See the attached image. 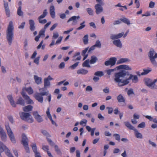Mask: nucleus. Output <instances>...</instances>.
Returning a JSON list of instances; mask_svg holds the SVG:
<instances>
[{"label":"nucleus","mask_w":157,"mask_h":157,"mask_svg":"<svg viewBox=\"0 0 157 157\" xmlns=\"http://www.w3.org/2000/svg\"><path fill=\"white\" fill-rule=\"evenodd\" d=\"M115 78L114 80L117 83V85L119 86H124L128 84L129 80H132V82L136 83L138 81L137 76L130 74L129 72L123 70L118 73H115Z\"/></svg>","instance_id":"nucleus-1"},{"label":"nucleus","mask_w":157,"mask_h":157,"mask_svg":"<svg viewBox=\"0 0 157 157\" xmlns=\"http://www.w3.org/2000/svg\"><path fill=\"white\" fill-rule=\"evenodd\" d=\"M14 27L13 22L10 21L6 31V38L9 45L12 44L14 37Z\"/></svg>","instance_id":"nucleus-2"},{"label":"nucleus","mask_w":157,"mask_h":157,"mask_svg":"<svg viewBox=\"0 0 157 157\" xmlns=\"http://www.w3.org/2000/svg\"><path fill=\"white\" fill-rule=\"evenodd\" d=\"M148 57L152 64L154 66H156L157 63L155 59L157 58V53H155L153 48L150 49L148 53Z\"/></svg>","instance_id":"nucleus-3"},{"label":"nucleus","mask_w":157,"mask_h":157,"mask_svg":"<svg viewBox=\"0 0 157 157\" xmlns=\"http://www.w3.org/2000/svg\"><path fill=\"white\" fill-rule=\"evenodd\" d=\"M145 84L149 87L152 89H157V85L155 83L157 82V78L153 81L151 79L146 78L144 79Z\"/></svg>","instance_id":"nucleus-4"},{"label":"nucleus","mask_w":157,"mask_h":157,"mask_svg":"<svg viewBox=\"0 0 157 157\" xmlns=\"http://www.w3.org/2000/svg\"><path fill=\"white\" fill-rule=\"evenodd\" d=\"M19 115L22 120L29 123L33 122V119L30 113L20 112L19 113Z\"/></svg>","instance_id":"nucleus-5"},{"label":"nucleus","mask_w":157,"mask_h":157,"mask_svg":"<svg viewBox=\"0 0 157 157\" xmlns=\"http://www.w3.org/2000/svg\"><path fill=\"white\" fill-rule=\"evenodd\" d=\"M48 91L41 92L40 93H36L34 94V97L39 102L42 103L43 101V98L42 96L48 95Z\"/></svg>","instance_id":"nucleus-6"},{"label":"nucleus","mask_w":157,"mask_h":157,"mask_svg":"<svg viewBox=\"0 0 157 157\" xmlns=\"http://www.w3.org/2000/svg\"><path fill=\"white\" fill-rule=\"evenodd\" d=\"M28 139L25 135L23 133L22 135L21 143L25 147V148L27 153H30L29 147L28 146Z\"/></svg>","instance_id":"nucleus-7"},{"label":"nucleus","mask_w":157,"mask_h":157,"mask_svg":"<svg viewBox=\"0 0 157 157\" xmlns=\"http://www.w3.org/2000/svg\"><path fill=\"white\" fill-rule=\"evenodd\" d=\"M6 128L7 130L8 135L11 142L13 143H16V140L15 138L13 132L10 126L8 124L5 125Z\"/></svg>","instance_id":"nucleus-8"},{"label":"nucleus","mask_w":157,"mask_h":157,"mask_svg":"<svg viewBox=\"0 0 157 157\" xmlns=\"http://www.w3.org/2000/svg\"><path fill=\"white\" fill-rule=\"evenodd\" d=\"M4 151H5L6 155L10 153L8 148L2 142L0 141V157H2L1 153Z\"/></svg>","instance_id":"nucleus-9"},{"label":"nucleus","mask_w":157,"mask_h":157,"mask_svg":"<svg viewBox=\"0 0 157 157\" xmlns=\"http://www.w3.org/2000/svg\"><path fill=\"white\" fill-rule=\"evenodd\" d=\"M117 61V58L115 57L110 58L109 60L106 61L105 62V64L106 66L110 65L113 66L114 65Z\"/></svg>","instance_id":"nucleus-10"},{"label":"nucleus","mask_w":157,"mask_h":157,"mask_svg":"<svg viewBox=\"0 0 157 157\" xmlns=\"http://www.w3.org/2000/svg\"><path fill=\"white\" fill-rule=\"evenodd\" d=\"M0 135L2 141L5 142L6 140L7 136L3 128L0 126Z\"/></svg>","instance_id":"nucleus-11"},{"label":"nucleus","mask_w":157,"mask_h":157,"mask_svg":"<svg viewBox=\"0 0 157 157\" xmlns=\"http://www.w3.org/2000/svg\"><path fill=\"white\" fill-rule=\"evenodd\" d=\"M33 115L36 120L39 123H40L43 121V118L39 115L37 111H34L33 112Z\"/></svg>","instance_id":"nucleus-12"},{"label":"nucleus","mask_w":157,"mask_h":157,"mask_svg":"<svg viewBox=\"0 0 157 157\" xmlns=\"http://www.w3.org/2000/svg\"><path fill=\"white\" fill-rule=\"evenodd\" d=\"M117 70L121 69H123L121 70L120 71L123 70H125L126 71H127L126 70L131 71L132 70L131 67H129L128 66L126 65H119L117 67Z\"/></svg>","instance_id":"nucleus-13"},{"label":"nucleus","mask_w":157,"mask_h":157,"mask_svg":"<svg viewBox=\"0 0 157 157\" xmlns=\"http://www.w3.org/2000/svg\"><path fill=\"white\" fill-rule=\"evenodd\" d=\"M100 4H96L95 5L94 8L95 10V13L97 14H99L102 12L103 11V8L102 6Z\"/></svg>","instance_id":"nucleus-14"},{"label":"nucleus","mask_w":157,"mask_h":157,"mask_svg":"<svg viewBox=\"0 0 157 157\" xmlns=\"http://www.w3.org/2000/svg\"><path fill=\"white\" fill-rule=\"evenodd\" d=\"M4 6L5 8V11L6 15L8 17L10 16V10L8 7V3L5 1H4Z\"/></svg>","instance_id":"nucleus-15"},{"label":"nucleus","mask_w":157,"mask_h":157,"mask_svg":"<svg viewBox=\"0 0 157 157\" xmlns=\"http://www.w3.org/2000/svg\"><path fill=\"white\" fill-rule=\"evenodd\" d=\"M8 100L10 102L11 105L14 107H16V105L15 103V101L13 100V98L11 95H9L7 96Z\"/></svg>","instance_id":"nucleus-16"},{"label":"nucleus","mask_w":157,"mask_h":157,"mask_svg":"<svg viewBox=\"0 0 157 157\" xmlns=\"http://www.w3.org/2000/svg\"><path fill=\"white\" fill-rule=\"evenodd\" d=\"M29 29H30L32 31H34L36 29L35 26V22L32 19L30 20L29 21Z\"/></svg>","instance_id":"nucleus-17"},{"label":"nucleus","mask_w":157,"mask_h":157,"mask_svg":"<svg viewBox=\"0 0 157 157\" xmlns=\"http://www.w3.org/2000/svg\"><path fill=\"white\" fill-rule=\"evenodd\" d=\"M33 106L30 105L25 106L23 107V109L24 112H29L32 110Z\"/></svg>","instance_id":"nucleus-18"},{"label":"nucleus","mask_w":157,"mask_h":157,"mask_svg":"<svg viewBox=\"0 0 157 157\" xmlns=\"http://www.w3.org/2000/svg\"><path fill=\"white\" fill-rule=\"evenodd\" d=\"M16 103L17 104L24 106L25 105V101L21 97H20L17 101Z\"/></svg>","instance_id":"nucleus-19"},{"label":"nucleus","mask_w":157,"mask_h":157,"mask_svg":"<svg viewBox=\"0 0 157 157\" xmlns=\"http://www.w3.org/2000/svg\"><path fill=\"white\" fill-rule=\"evenodd\" d=\"M77 73L78 74H81L85 75L86 74L88 73V71L85 69L81 68L77 70Z\"/></svg>","instance_id":"nucleus-20"},{"label":"nucleus","mask_w":157,"mask_h":157,"mask_svg":"<svg viewBox=\"0 0 157 157\" xmlns=\"http://www.w3.org/2000/svg\"><path fill=\"white\" fill-rule=\"evenodd\" d=\"M80 17L78 16H73L70 18L67 21V22L68 23L71 21H73V22L76 23L77 21V19H78L80 18Z\"/></svg>","instance_id":"nucleus-21"},{"label":"nucleus","mask_w":157,"mask_h":157,"mask_svg":"<svg viewBox=\"0 0 157 157\" xmlns=\"http://www.w3.org/2000/svg\"><path fill=\"white\" fill-rule=\"evenodd\" d=\"M34 78L35 82L37 84H40L42 83V79L41 77H39L37 75H35L34 76Z\"/></svg>","instance_id":"nucleus-22"},{"label":"nucleus","mask_w":157,"mask_h":157,"mask_svg":"<svg viewBox=\"0 0 157 157\" xmlns=\"http://www.w3.org/2000/svg\"><path fill=\"white\" fill-rule=\"evenodd\" d=\"M50 13L52 18H54L55 17V12L54 6H51L50 8Z\"/></svg>","instance_id":"nucleus-23"},{"label":"nucleus","mask_w":157,"mask_h":157,"mask_svg":"<svg viewBox=\"0 0 157 157\" xmlns=\"http://www.w3.org/2000/svg\"><path fill=\"white\" fill-rule=\"evenodd\" d=\"M113 43L117 47L121 48L122 47V44L120 40L118 39L113 41Z\"/></svg>","instance_id":"nucleus-24"},{"label":"nucleus","mask_w":157,"mask_h":157,"mask_svg":"<svg viewBox=\"0 0 157 157\" xmlns=\"http://www.w3.org/2000/svg\"><path fill=\"white\" fill-rule=\"evenodd\" d=\"M124 123L126 127L130 130H134L136 128L128 122H124Z\"/></svg>","instance_id":"nucleus-25"},{"label":"nucleus","mask_w":157,"mask_h":157,"mask_svg":"<svg viewBox=\"0 0 157 157\" xmlns=\"http://www.w3.org/2000/svg\"><path fill=\"white\" fill-rule=\"evenodd\" d=\"M133 131H134L135 136L137 138L142 139L143 138V136L142 134L139 132L137 130L135 129Z\"/></svg>","instance_id":"nucleus-26"},{"label":"nucleus","mask_w":157,"mask_h":157,"mask_svg":"<svg viewBox=\"0 0 157 157\" xmlns=\"http://www.w3.org/2000/svg\"><path fill=\"white\" fill-rule=\"evenodd\" d=\"M98 58L95 56H91V59L90 61V63L91 64H93L96 63L98 60Z\"/></svg>","instance_id":"nucleus-27"},{"label":"nucleus","mask_w":157,"mask_h":157,"mask_svg":"<svg viewBox=\"0 0 157 157\" xmlns=\"http://www.w3.org/2000/svg\"><path fill=\"white\" fill-rule=\"evenodd\" d=\"M118 101L119 102H124L125 100L124 97L121 94H119L117 97Z\"/></svg>","instance_id":"nucleus-28"},{"label":"nucleus","mask_w":157,"mask_h":157,"mask_svg":"<svg viewBox=\"0 0 157 157\" xmlns=\"http://www.w3.org/2000/svg\"><path fill=\"white\" fill-rule=\"evenodd\" d=\"M41 132L44 136L47 137H50L51 135L46 130L41 129L40 130Z\"/></svg>","instance_id":"nucleus-29"},{"label":"nucleus","mask_w":157,"mask_h":157,"mask_svg":"<svg viewBox=\"0 0 157 157\" xmlns=\"http://www.w3.org/2000/svg\"><path fill=\"white\" fill-rule=\"evenodd\" d=\"M90 60L89 59L86 60L82 64V66L83 67H90V66L89 64Z\"/></svg>","instance_id":"nucleus-30"},{"label":"nucleus","mask_w":157,"mask_h":157,"mask_svg":"<svg viewBox=\"0 0 157 157\" xmlns=\"http://www.w3.org/2000/svg\"><path fill=\"white\" fill-rule=\"evenodd\" d=\"M120 20L128 25H130V21L129 20L125 17H123L122 18H121L120 19Z\"/></svg>","instance_id":"nucleus-31"},{"label":"nucleus","mask_w":157,"mask_h":157,"mask_svg":"<svg viewBox=\"0 0 157 157\" xmlns=\"http://www.w3.org/2000/svg\"><path fill=\"white\" fill-rule=\"evenodd\" d=\"M83 43L84 44H86L88 43V35H85L83 38Z\"/></svg>","instance_id":"nucleus-32"},{"label":"nucleus","mask_w":157,"mask_h":157,"mask_svg":"<svg viewBox=\"0 0 157 157\" xmlns=\"http://www.w3.org/2000/svg\"><path fill=\"white\" fill-rule=\"evenodd\" d=\"M129 59L127 58H121L117 62V64H119L124 62H126L129 61Z\"/></svg>","instance_id":"nucleus-33"},{"label":"nucleus","mask_w":157,"mask_h":157,"mask_svg":"<svg viewBox=\"0 0 157 157\" xmlns=\"http://www.w3.org/2000/svg\"><path fill=\"white\" fill-rule=\"evenodd\" d=\"M47 13L48 12L47 10H44L43 14L38 17V19H41L44 18L47 15Z\"/></svg>","instance_id":"nucleus-34"},{"label":"nucleus","mask_w":157,"mask_h":157,"mask_svg":"<svg viewBox=\"0 0 157 157\" xmlns=\"http://www.w3.org/2000/svg\"><path fill=\"white\" fill-rule=\"evenodd\" d=\"M44 87L49 86L50 85V83L49 81L47 78H44Z\"/></svg>","instance_id":"nucleus-35"},{"label":"nucleus","mask_w":157,"mask_h":157,"mask_svg":"<svg viewBox=\"0 0 157 157\" xmlns=\"http://www.w3.org/2000/svg\"><path fill=\"white\" fill-rule=\"evenodd\" d=\"M21 7H18L17 11V14L20 16H23V12L21 10Z\"/></svg>","instance_id":"nucleus-36"},{"label":"nucleus","mask_w":157,"mask_h":157,"mask_svg":"<svg viewBox=\"0 0 157 157\" xmlns=\"http://www.w3.org/2000/svg\"><path fill=\"white\" fill-rule=\"evenodd\" d=\"M25 90L26 91L28 92V94H32L33 92V91L32 88L31 87H29L28 88H26L25 87Z\"/></svg>","instance_id":"nucleus-37"},{"label":"nucleus","mask_w":157,"mask_h":157,"mask_svg":"<svg viewBox=\"0 0 157 157\" xmlns=\"http://www.w3.org/2000/svg\"><path fill=\"white\" fill-rule=\"evenodd\" d=\"M55 150L57 154L58 155H60L62 153L60 149L59 148L58 146L57 145H55L54 146Z\"/></svg>","instance_id":"nucleus-38"},{"label":"nucleus","mask_w":157,"mask_h":157,"mask_svg":"<svg viewBox=\"0 0 157 157\" xmlns=\"http://www.w3.org/2000/svg\"><path fill=\"white\" fill-rule=\"evenodd\" d=\"M94 75L96 76H98L99 77H101L103 76L104 74L103 71H98L96 72L94 74Z\"/></svg>","instance_id":"nucleus-39"},{"label":"nucleus","mask_w":157,"mask_h":157,"mask_svg":"<svg viewBox=\"0 0 157 157\" xmlns=\"http://www.w3.org/2000/svg\"><path fill=\"white\" fill-rule=\"evenodd\" d=\"M85 21H83L82 23H81L80 24V27H79L78 28H77L76 29L78 30H80L84 28L86 26V25L85 24Z\"/></svg>","instance_id":"nucleus-40"},{"label":"nucleus","mask_w":157,"mask_h":157,"mask_svg":"<svg viewBox=\"0 0 157 157\" xmlns=\"http://www.w3.org/2000/svg\"><path fill=\"white\" fill-rule=\"evenodd\" d=\"M86 10L89 15L91 16L93 15L94 11L91 8H87L86 9Z\"/></svg>","instance_id":"nucleus-41"},{"label":"nucleus","mask_w":157,"mask_h":157,"mask_svg":"<svg viewBox=\"0 0 157 157\" xmlns=\"http://www.w3.org/2000/svg\"><path fill=\"white\" fill-rule=\"evenodd\" d=\"M94 46L96 47L100 48L101 47V44L99 40H97L95 42V44L94 45Z\"/></svg>","instance_id":"nucleus-42"},{"label":"nucleus","mask_w":157,"mask_h":157,"mask_svg":"<svg viewBox=\"0 0 157 157\" xmlns=\"http://www.w3.org/2000/svg\"><path fill=\"white\" fill-rule=\"evenodd\" d=\"M143 71L144 72H142L141 73V75H146L148 74L149 72L151 71V69H150L149 70H146L144 69Z\"/></svg>","instance_id":"nucleus-43"},{"label":"nucleus","mask_w":157,"mask_h":157,"mask_svg":"<svg viewBox=\"0 0 157 157\" xmlns=\"http://www.w3.org/2000/svg\"><path fill=\"white\" fill-rule=\"evenodd\" d=\"M33 150L34 153L38 152L37 151V148L36 144H33L31 146Z\"/></svg>","instance_id":"nucleus-44"},{"label":"nucleus","mask_w":157,"mask_h":157,"mask_svg":"<svg viewBox=\"0 0 157 157\" xmlns=\"http://www.w3.org/2000/svg\"><path fill=\"white\" fill-rule=\"evenodd\" d=\"M113 136L115 137V140L118 142L120 141V136L119 134H114L113 135Z\"/></svg>","instance_id":"nucleus-45"},{"label":"nucleus","mask_w":157,"mask_h":157,"mask_svg":"<svg viewBox=\"0 0 157 157\" xmlns=\"http://www.w3.org/2000/svg\"><path fill=\"white\" fill-rule=\"evenodd\" d=\"M49 144L52 146L53 147L55 145L54 143L52 141V140L50 139L49 138H46Z\"/></svg>","instance_id":"nucleus-46"},{"label":"nucleus","mask_w":157,"mask_h":157,"mask_svg":"<svg viewBox=\"0 0 157 157\" xmlns=\"http://www.w3.org/2000/svg\"><path fill=\"white\" fill-rule=\"evenodd\" d=\"M45 29H42L39 32V33L38 35L41 37V36H45Z\"/></svg>","instance_id":"nucleus-47"},{"label":"nucleus","mask_w":157,"mask_h":157,"mask_svg":"<svg viewBox=\"0 0 157 157\" xmlns=\"http://www.w3.org/2000/svg\"><path fill=\"white\" fill-rule=\"evenodd\" d=\"M79 63V62H77L75 63V64L72 65L70 67V68H71L72 69H75L78 65V63Z\"/></svg>","instance_id":"nucleus-48"},{"label":"nucleus","mask_w":157,"mask_h":157,"mask_svg":"<svg viewBox=\"0 0 157 157\" xmlns=\"http://www.w3.org/2000/svg\"><path fill=\"white\" fill-rule=\"evenodd\" d=\"M117 69V67L114 69H109L107 71V74L109 75H110L114 71Z\"/></svg>","instance_id":"nucleus-49"},{"label":"nucleus","mask_w":157,"mask_h":157,"mask_svg":"<svg viewBox=\"0 0 157 157\" xmlns=\"http://www.w3.org/2000/svg\"><path fill=\"white\" fill-rule=\"evenodd\" d=\"M21 94L25 100H27L28 98H29V96L26 95L24 91L22 92Z\"/></svg>","instance_id":"nucleus-50"},{"label":"nucleus","mask_w":157,"mask_h":157,"mask_svg":"<svg viewBox=\"0 0 157 157\" xmlns=\"http://www.w3.org/2000/svg\"><path fill=\"white\" fill-rule=\"evenodd\" d=\"M40 58V56H38L34 60V63L36 64L37 65H38L39 64V61Z\"/></svg>","instance_id":"nucleus-51"},{"label":"nucleus","mask_w":157,"mask_h":157,"mask_svg":"<svg viewBox=\"0 0 157 157\" xmlns=\"http://www.w3.org/2000/svg\"><path fill=\"white\" fill-rule=\"evenodd\" d=\"M42 148L45 151L48 152L49 150V146L47 145H42Z\"/></svg>","instance_id":"nucleus-52"},{"label":"nucleus","mask_w":157,"mask_h":157,"mask_svg":"<svg viewBox=\"0 0 157 157\" xmlns=\"http://www.w3.org/2000/svg\"><path fill=\"white\" fill-rule=\"evenodd\" d=\"M145 126V122H142L138 125V128H144Z\"/></svg>","instance_id":"nucleus-53"},{"label":"nucleus","mask_w":157,"mask_h":157,"mask_svg":"<svg viewBox=\"0 0 157 157\" xmlns=\"http://www.w3.org/2000/svg\"><path fill=\"white\" fill-rule=\"evenodd\" d=\"M39 22L42 24H44L47 22V21L46 19L42 20L41 19H38Z\"/></svg>","instance_id":"nucleus-54"},{"label":"nucleus","mask_w":157,"mask_h":157,"mask_svg":"<svg viewBox=\"0 0 157 157\" xmlns=\"http://www.w3.org/2000/svg\"><path fill=\"white\" fill-rule=\"evenodd\" d=\"M155 3L152 1H151L149 4V7L150 8H153L154 7Z\"/></svg>","instance_id":"nucleus-55"},{"label":"nucleus","mask_w":157,"mask_h":157,"mask_svg":"<svg viewBox=\"0 0 157 157\" xmlns=\"http://www.w3.org/2000/svg\"><path fill=\"white\" fill-rule=\"evenodd\" d=\"M110 38L111 39L114 40L117 39V35L112 34L110 36Z\"/></svg>","instance_id":"nucleus-56"},{"label":"nucleus","mask_w":157,"mask_h":157,"mask_svg":"<svg viewBox=\"0 0 157 157\" xmlns=\"http://www.w3.org/2000/svg\"><path fill=\"white\" fill-rule=\"evenodd\" d=\"M27 101V104H33L34 102L29 97V98H28L27 100H26Z\"/></svg>","instance_id":"nucleus-57"},{"label":"nucleus","mask_w":157,"mask_h":157,"mask_svg":"<svg viewBox=\"0 0 157 157\" xmlns=\"http://www.w3.org/2000/svg\"><path fill=\"white\" fill-rule=\"evenodd\" d=\"M134 93L133 90L132 89H129L127 92V94L128 95H130L132 94H134Z\"/></svg>","instance_id":"nucleus-58"},{"label":"nucleus","mask_w":157,"mask_h":157,"mask_svg":"<svg viewBox=\"0 0 157 157\" xmlns=\"http://www.w3.org/2000/svg\"><path fill=\"white\" fill-rule=\"evenodd\" d=\"M89 49L88 47H87L84 50H83L82 51V56H84L85 55L86 53L87 52V51Z\"/></svg>","instance_id":"nucleus-59"},{"label":"nucleus","mask_w":157,"mask_h":157,"mask_svg":"<svg viewBox=\"0 0 157 157\" xmlns=\"http://www.w3.org/2000/svg\"><path fill=\"white\" fill-rule=\"evenodd\" d=\"M106 109H108V113L109 114H111L113 112V109L112 108L107 107Z\"/></svg>","instance_id":"nucleus-60"},{"label":"nucleus","mask_w":157,"mask_h":157,"mask_svg":"<svg viewBox=\"0 0 157 157\" xmlns=\"http://www.w3.org/2000/svg\"><path fill=\"white\" fill-rule=\"evenodd\" d=\"M63 39V37L62 36H60L59 37L58 39L56 41V44H57L59 43H60L61 42V41Z\"/></svg>","instance_id":"nucleus-61"},{"label":"nucleus","mask_w":157,"mask_h":157,"mask_svg":"<svg viewBox=\"0 0 157 157\" xmlns=\"http://www.w3.org/2000/svg\"><path fill=\"white\" fill-rule=\"evenodd\" d=\"M103 91L105 93H109V88L107 87L103 90Z\"/></svg>","instance_id":"nucleus-62"},{"label":"nucleus","mask_w":157,"mask_h":157,"mask_svg":"<svg viewBox=\"0 0 157 157\" xmlns=\"http://www.w3.org/2000/svg\"><path fill=\"white\" fill-rule=\"evenodd\" d=\"M59 35L58 33H54L53 36H52V39H56L59 36Z\"/></svg>","instance_id":"nucleus-63"},{"label":"nucleus","mask_w":157,"mask_h":157,"mask_svg":"<svg viewBox=\"0 0 157 157\" xmlns=\"http://www.w3.org/2000/svg\"><path fill=\"white\" fill-rule=\"evenodd\" d=\"M25 22H22L21 25L18 26L19 29H23L24 28Z\"/></svg>","instance_id":"nucleus-64"}]
</instances>
